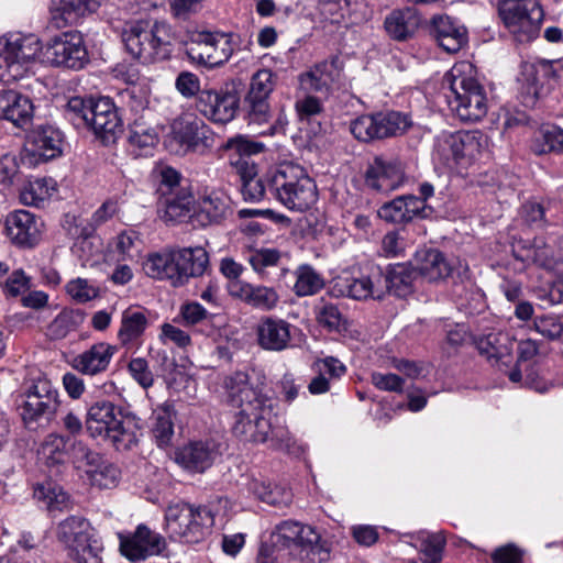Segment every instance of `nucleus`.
Instances as JSON below:
<instances>
[{
  "label": "nucleus",
  "mask_w": 563,
  "mask_h": 563,
  "mask_svg": "<svg viewBox=\"0 0 563 563\" xmlns=\"http://www.w3.org/2000/svg\"><path fill=\"white\" fill-rule=\"evenodd\" d=\"M229 400L239 411L235 413L232 432L238 438L263 443L271 439L276 448L289 451L295 444L287 428L274 426V400L249 382V375L236 372L225 379Z\"/></svg>",
  "instance_id": "1"
},
{
  "label": "nucleus",
  "mask_w": 563,
  "mask_h": 563,
  "mask_svg": "<svg viewBox=\"0 0 563 563\" xmlns=\"http://www.w3.org/2000/svg\"><path fill=\"white\" fill-rule=\"evenodd\" d=\"M443 87L450 91L446 98L451 109L462 121L476 122L487 114V96L470 62L454 64L443 78Z\"/></svg>",
  "instance_id": "2"
},
{
  "label": "nucleus",
  "mask_w": 563,
  "mask_h": 563,
  "mask_svg": "<svg viewBox=\"0 0 563 563\" xmlns=\"http://www.w3.org/2000/svg\"><path fill=\"white\" fill-rule=\"evenodd\" d=\"M85 428L91 439L108 443L117 451L131 450L139 442L136 423L110 400H98L88 408Z\"/></svg>",
  "instance_id": "3"
},
{
  "label": "nucleus",
  "mask_w": 563,
  "mask_h": 563,
  "mask_svg": "<svg viewBox=\"0 0 563 563\" xmlns=\"http://www.w3.org/2000/svg\"><path fill=\"white\" fill-rule=\"evenodd\" d=\"M275 547L287 549L301 563H325L331 559L332 542L313 526L283 520L271 533Z\"/></svg>",
  "instance_id": "4"
},
{
  "label": "nucleus",
  "mask_w": 563,
  "mask_h": 563,
  "mask_svg": "<svg viewBox=\"0 0 563 563\" xmlns=\"http://www.w3.org/2000/svg\"><path fill=\"white\" fill-rule=\"evenodd\" d=\"M121 38L133 58L153 63L168 57L173 32L165 21L133 20L124 23Z\"/></svg>",
  "instance_id": "5"
},
{
  "label": "nucleus",
  "mask_w": 563,
  "mask_h": 563,
  "mask_svg": "<svg viewBox=\"0 0 563 563\" xmlns=\"http://www.w3.org/2000/svg\"><path fill=\"white\" fill-rule=\"evenodd\" d=\"M269 195L291 211L305 212L318 200L314 180L295 164H282L267 173Z\"/></svg>",
  "instance_id": "6"
},
{
  "label": "nucleus",
  "mask_w": 563,
  "mask_h": 563,
  "mask_svg": "<svg viewBox=\"0 0 563 563\" xmlns=\"http://www.w3.org/2000/svg\"><path fill=\"white\" fill-rule=\"evenodd\" d=\"M487 146L488 139L479 131L442 132L434 139L432 158L444 168H467Z\"/></svg>",
  "instance_id": "7"
},
{
  "label": "nucleus",
  "mask_w": 563,
  "mask_h": 563,
  "mask_svg": "<svg viewBox=\"0 0 563 563\" xmlns=\"http://www.w3.org/2000/svg\"><path fill=\"white\" fill-rule=\"evenodd\" d=\"M164 519V529L168 537L186 544L202 542L211 533L214 525V515L210 509L187 503L169 505Z\"/></svg>",
  "instance_id": "8"
},
{
  "label": "nucleus",
  "mask_w": 563,
  "mask_h": 563,
  "mask_svg": "<svg viewBox=\"0 0 563 563\" xmlns=\"http://www.w3.org/2000/svg\"><path fill=\"white\" fill-rule=\"evenodd\" d=\"M42 51L41 41L33 34L0 36V81L10 85L24 78Z\"/></svg>",
  "instance_id": "9"
},
{
  "label": "nucleus",
  "mask_w": 563,
  "mask_h": 563,
  "mask_svg": "<svg viewBox=\"0 0 563 563\" xmlns=\"http://www.w3.org/2000/svg\"><path fill=\"white\" fill-rule=\"evenodd\" d=\"M58 540L77 563H98L103 547L93 528L82 517L70 516L58 525Z\"/></svg>",
  "instance_id": "10"
},
{
  "label": "nucleus",
  "mask_w": 563,
  "mask_h": 563,
  "mask_svg": "<svg viewBox=\"0 0 563 563\" xmlns=\"http://www.w3.org/2000/svg\"><path fill=\"white\" fill-rule=\"evenodd\" d=\"M498 14L517 42L528 43L538 37L543 20L538 0H504Z\"/></svg>",
  "instance_id": "11"
},
{
  "label": "nucleus",
  "mask_w": 563,
  "mask_h": 563,
  "mask_svg": "<svg viewBox=\"0 0 563 563\" xmlns=\"http://www.w3.org/2000/svg\"><path fill=\"white\" fill-rule=\"evenodd\" d=\"M20 399V416L26 427L41 420L51 421L60 404L57 389L46 378L26 383Z\"/></svg>",
  "instance_id": "12"
},
{
  "label": "nucleus",
  "mask_w": 563,
  "mask_h": 563,
  "mask_svg": "<svg viewBox=\"0 0 563 563\" xmlns=\"http://www.w3.org/2000/svg\"><path fill=\"white\" fill-rule=\"evenodd\" d=\"M40 62L53 67L81 69L89 62L88 51L79 32H65L43 45Z\"/></svg>",
  "instance_id": "13"
},
{
  "label": "nucleus",
  "mask_w": 563,
  "mask_h": 563,
  "mask_svg": "<svg viewBox=\"0 0 563 563\" xmlns=\"http://www.w3.org/2000/svg\"><path fill=\"white\" fill-rule=\"evenodd\" d=\"M63 133L52 125H38L26 136L20 154L21 164L34 168L58 157L63 152Z\"/></svg>",
  "instance_id": "14"
},
{
  "label": "nucleus",
  "mask_w": 563,
  "mask_h": 563,
  "mask_svg": "<svg viewBox=\"0 0 563 563\" xmlns=\"http://www.w3.org/2000/svg\"><path fill=\"white\" fill-rule=\"evenodd\" d=\"M233 52L234 45L230 34L206 31L194 33L187 49L192 60L211 68L227 63Z\"/></svg>",
  "instance_id": "15"
},
{
  "label": "nucleus",
  "mask_w": 563,
  "mask_h": 563,
  "mask_svg": "<svg viewBox=\"0 0 563 563\" xmlns=\"http://www.w3.org/2000/svg\"><path fill=\"white\" fill-rule=\"evenodd\" d=\"M413 267L428 282L452 278L455 283L468 279V266L460 260L449 261L443 253L434 249L418 250Z\"/></svg>",
  "instance_id": "16"
},
{
  "label": "nucleus",
  "mask_w": 563,
  "mask_h": 563,
  "mask_svg": "<svg viewBox=\"0 0 563 563\" xmlns=\"http://www.w3.org/2000/svg\"><path fill=\"white\" fill-rule=\"evenodd\" d=\"M172 141L179 145L178 152H200L212 146L209 126L194 113L177 117L170 125Z\"/></svg>",
  "instance_id": "17"
},
{
  "label": "nucleus",
  "mask_w": 563,
  "mask_h": 563,
  "mask_svg": "<svg viewBox=\"0 0 563 563\" xmlns=\"http://www.w3.org/2000/svg\"><path fill=\"white\" fill-rule=\"evenodd\" d=\"M277 75L268 68L258 69L251 77L245 96L251 121L265 123L271 117L269 97L277 85Z\"/></svg>",
  "instance_id": "18"
},
{
  "label": "nucleus",
  "mask_w": 563,
  "mask_h": 563,
  "mask_svg": "<svg viewBox=\"0 0 563 563\" xmlns=\"http://www.w3.org/2000/svg\"><path fill=\"white\" fill-rule=\"evenodd\" d=\"M240 98L234 90L205 88L196 100L197 110L216 123H228L235 118Z\"/></svg>",
  "instance_id": "19"
},
{
  "label": "nucleus",
  "mask_w": 563,
  "mask_h": 563,
  "mask_svg": "<svg viewBox=\"0 0 563 563\" xmlns=\"http://www.w3.org/2000/svg\"><path fill=\"white\" fill-rule=\"evenodd\" d=\"M119 540L121 554L130 561H141L158 555L166 548L164 537L145 525H139L131 534L119 533Z\"/></svg>",
  "instance_id": "20"
},
{
  "label": "nucleus",
  "mask_w": 563,
  "mask_h": 563,
  "mask_svg": "<svg viewBox=\"0 0 563 563\" xmlns=\"http://www.w3.org/2000/svg\"><path fill=\"white\" fill-rule=\"evenodd\" d=\"M405 180V169L401 163L383 156L374 157L365 172V185L377 192H391L400 188Z\"/></svg>",
  "instance_id": "21"
},
{
  "label": "nucleus",
  "mask_w": 563,
  "mask_h": 563,
  "mask_svg": "<svg viewBox=\"0 0 563 563\" xmlns=\"http://www.w3.org/2000/svg\"><path fill=\"white\" fill-rule=\"evenodd\" d=\"M230 211L229 197L223 190L205 187L198 194L194 227H207L221 222Z\"/></svg>",
  "instance_id": "22"
},
{
  "label": "nucleus",
  "mask_w": 563,
  "mask_h": 563,
  "mask_svg": "<svg viewBox=\"0 0 563 563\" xmlns=\"http://www.w3.org/2000/svg\"><path fill=\"white\" fill-rule=\"evenodd\" d=\"M89 126L103 142H113L122 132V119L114 102L109 97H101L91 103Z\"/></svg>",
  "instance_id": "23"
},
{
  "label": "nucleus",
  "mask_w": 563,
  "mask_h": 563,
  "mask_svg": "<svg viewBox=\"0 0 563 563\" xmlns=\"http://www.w3.org/2000/svg\"><path fill=\"white\" fill-rule=\"evenodd\" d=\"M42 229V220L26 210L14 211L5 219L7 235L19 246H35L41 240Z\"/></svg>",
  "instance_id": "24"
},
{
  "label": "nucleus",
  "mask_w": 563,
  "mask_h": 563,
  "mask_svg": "<svg viewBox=\"0 0 563 563\" xmlns=\"http://www.w3.org/2000/svg\"><path fill=\"white\" fill-rule=\"evenodd\" d=\"M296 327L284 319L265 317L256 328L257 343L266 351L280 352L291 346Z\"/></svg>",
  "instance_id": "25"
},
{
  "label": "nucleus",
  "mask_w": 563,
  "mask_h": 563,
  "mask_svg": "<svg viewBox=\"0 0 563 563\" xmlns=\"http://www.w3.org/2000/svg\"><path fill=\"white\" fill-rule=\"evenodd\" d=\"M219 455V449L213 441H195L180 448L175 461L185 470L202 473L209 468Z\"/></svg>",
  "instance_id": "26"
},
{
  "label": "nucleus",
  "mask_w": 563,
  "mask_h": 563,
  "mask_svg": "<svg viewBox=\"0 0 563 563\" xmlns=\"http://www.w3.org/2000/svg\"><path fill=\"white\" fill-rule=\"evenodd\" d=\"M384 274L382 271H373L367 276L360 278H344L335 283V288L342 296L356 300L382 299L384 297Z\"/></svg>",
  "instance_id": "27"
},
{
  "label": "nucleus",
  "mask_w": 563,
  "mask_h": 563,
  "mask_svg": "<svg viewBox=\"0 0 563 563\" xmlns=\"http://www.w3.org/2000/svg\"><path fill=\"white\" fill-rule=\"evenodd\" d=\"M311 369L314 376L308 384L311 395H322L331 389V386L340 380L347 372L343 362L334 356L318 357L313 361Z\"/></svg>",
  "instance_id": "28"
},
{
  "label": "nucleus",
  "mask_w": 563,
  "mask_h": 563,
  "mask_svg": "<svg viewBox=\"0 0 563 563\" xmlns=\"http://www.w3.org/2000/svg\"><path fill=\"white\" fill-rule=\"evenodd\" d=\"M117 346L98 342L73 358L71 366L84 375L95 376L108 369Z\"/></svg>",
  "instance_id": "29"
},
{
  "label": "nucleus",
  "mask_w": 563,
  "mask_h": 563,
  "mask_svg": "<svg viewBox=\"0 0 563 563\" xmlns=\"http://www.w3.org/2000/svg\"><path fill=\"white\" fill-rule=\"evenodd\" d=\"M173 256L178 286L190 277L202 275L209 263L208 253L201 246L173 250Z\"/></svg>",
  "instance_id": "30"
},
{
  "label": "nucleus",
  "mask_w": 563,
  "mask_h": 563,
  "mask_svg": "<svg viewBox=\"0 0 563 563\" xmlns=\"http://www.w3.org/2000/svg\"><path fill=\"white\" fill-rule=\"evenodd\" d=\"M431 34L448 53H457L467 43L466 29L448 15L434 16L431 21Z\"/></svg>",
  "instance_id": "31"
},
{
  "label": "nucleus",
  "mask_w": 563,
  "mask_h": 563,
  "mask_svg": "<svg viewBox=\"0 0 563 563\" xmlns=\"http://www.w3.org/2000/svg\"><path fill=\"white\" fill-rule=\"evenodd\" d=\"M34 107L31 99L14 90H0V119L24 128L33 119Z\"/></svg>",
  "instance_id": "32"
},
{
  "label": "nucleus",
  "mask_w": 563,
  "mask_h": 563,
  "mask_svg": "<svg viewBox=\"0 0 563 563\" xmlns=\"http://www.w3.org/2000/svg\"><path fill=\"white\" fill-rule=\"evenodd\" d=\"M101 0H52L51 20L55 27L63 29L77 23L87 13L93 12Z\"/></svg>",
  "instance_id": "33"
},
{
  "label": "nucleus",
  "mask_w": 563,
  "mask_h": 563,
  "mask_svg": "<svg viewBox=\"0 0 563 563\" xmlns=\"http://www.w3.org/2000/svg\"><path fill=\"white\" fill-rule=\"evenodd\" d=\"M162 206V218L165 222H189L194 225L196 200L189 188H179L176 192L163 197Z\"/></svg>",
  "instance_id": "34"
},
{
  "label": "nucleus",
  "mask_w": 563,
  "mask_h": 563,
  "mask_svg": "<svg viewBox=\"0 0 563 563\" xmlns=\"http://www.w3.org/2000/svg\"><path fill=\"white\" fill-rule=\"evenodd\" d=\"M341 70L334 60H324L299 76L302 90L327 95L340 78Z\"/></svg>",
  "instance_id": "35"
},
{
  "label": "nucleus",
  "mask_w": 563,
  "mask_h": 563,
  "mask_svg": "<svg viewBox=\"0 0 563 563\" xmlns=\"http://www.w3.org/2000/svg\"><path fill=\"white\" fill-rule=\"evenodd\" d=\"M238 173L241 179V194L243 199L249 202H260L269 194L267 185V174L258 176L256 166L246 159H240L238 163Z\"/></svg>",
  "instance_id": "36"
},
{
  "label": "nucleus",
  "mask_w": 563,
  "mask_h": 563,
  "mask_svg": "<svg viewBox=\"0 0 563 563\" xmlns=\"http://www.w3.org/2000/svg\"><path fill=\"white\" fill-rule=\"evenodd\" d=\"M148 325L146 309L140 306H130L122 311L118 340L123 346L137 341Z\"/></svg>",
  "instance_id": "37"
},
{
  "label": "nucleus",
  "mask_w": 563,
  "mask_h": 563,
  "mask_svg": "<svg viewBox=\"0 0 563 563\" xmlns=\"http://www.w3.org/2000/svg\"><path fill=\"white\" fill-rule=\"evenodd\" d=\"M154 113L146 112L129 120V143L140 150L153 148L158 142V132L154 124Z\"/></svg>",
  "instance_id": "38"
},
{
  "label": "nucleus",
  "mask_w": 563,
  "mask_h": 563,
  "mask_svg": "<svg viewBox=\"0 0 563 563\" xmlns=\"http://www.w3.org/2000/svg\"><path fill=\"white\" fill-rule=\"evenodd\" d=\"M421 22L420 15L415 8L394 10L384 22L386 32L397 41L411 37Z\"/></svg>",
  "instance_id": "39"
},
{
  "label": "nucleus",
  "mask_w": 563,
  "mask_h": 563,
  "mask_svg": "<svg viewBox=\"0 0 563 563\" xmlns=\"http://www.w3.org/2000/svg\"><path fill=\"white\" fill-rule=\"evenodd\" d=\"M372 117L376 140L401 135L412 125L411 117L399 111H379Z\"/></svg>",
  "instance_id": "40"
},
{
  "label": "nucleus",
  "mask_w": 563,
  "mask_h": 563,
  "mask_svg": "<svg viewBox=\"0 0 563 563\" xmlns=\"http://www.w3.org/2000/svg\"><path fill=\"white\" fill-rule=\"evenodd\" d=\"M555 75L553 62L545 59L525 64L521 73L522 79L527 84V92L532 98H538L542 87L554 79Z\"/></svg>",
  "instance_id": "41"
},
{
  "label": "nucleus",
  "mask_w": 563,
  "mask_h": 563,
  "mask_svg": "<svg viewBox=\"0 0 563 563\" xmlns=\"http://www.w3.org/2000/svg\"><path fill=\"white\" fill-rule=\"evenodd\" d=\"M173 417V406L167 402L157 406L152 412L151 430L158 446H166L172 441L174 435Z\"/></svg>",
  "instance_id": "42"
},
{
  "label": "nucleus",
  "mask_w": 563,
  "mask_h": 563,
  "mask_svg": "<svg viewBox=\"0 0 563 563\" xmlns=\"http://www.w3.org/2000/svg\"><path fill=\"white\" fill-rule=\"evenodd\" d=\"M143 271L151 278L168 279L173 286H178L173 250L164 253L150 254L143 262Z\"/></svg>",
  "instance_id": "43"
},
{
  "label": "nucleus",
  "mask_w": 563,
  "mask_h": 563,
  "mask_svg": "<svg viewBox=\"0 0 563 563\" xmlns=\"http://www.w3.org/2000/svg\"><path fill=\"white\" fill-rule=\"evenodd\" d=\"M57 191L56 181L53 178H36L23 187L20 200L25 206L40 207L51 199Z\"/></svg>",
  "instance_id": "44"
},
{
  "label": "nucleus",
  "mask_w": 563,
  "mask_h": 563,
  "mask_svg": "<svg viewBox=\"0 0 563 563\" xmlns=\"http://www.w3.org/2000/svg\"><path fill=\"white\" fill-rule=\"evenodd\" d=\"M69 442V437L52 432L44 438L38 449V455L47 465L64 463L68 454Z\"/></svg>",
  "instance_id": "45"
},
{
  "label": "nucleus",
  "mask_w": 563,
  "mask_h": 563,
  "mask_svg": "<svg viewBox=\"0 0 563 563\" xmlns=\"http://www.w3.org/2000/svg\"><path fill=\"white\" fill-rule=\"evenodd\" d=\"M33 496L48 511L63 510L67 508L69 504L67 493L52 482L37 484L34 487Z\"/></svg>",
  "instance_id": "46"
},
{
  "label": "nucleus",
  "mask_w": 563,
  "mask_h": 563,
  "mask_svg": "<svg viewBox=\"0 0 563 563\" xmlns=\"http://www.w3.org/2000/svg\"><path fill=\"white\" fill-rule=\"evenodd\" d=\"M412 273L405 265L390 266L384 274V295L393 291L398 297H404L411 291Z\"/></svg>",
  "instance_id": "47"
},
{
  "label": "nucleus",
  "mask_w": 563,
  "mask_h": 563,
  "mask_svg": "<svg viewBox=\"0 0 563 563\" xmlns=\"http://www.w3.org/2000/svg\"><path fill=\"white\" fill-rule=\"evenodd\" d=\"M122 106L130 112L129 118L152 112L148 109V92L144 87L131 86L119 93Z\"/></svg>",
  "instance_id": "48"
},
{
  "label": "nucleus",
  "mask_w": 563,
  "mask_h": 563,
  "mask_svg": "<svg viewBox=\"0 0 563 563\" xmlns=\"http://www.w3.org/2000/svg\"><path fill=\"white\" fill-rule=\"evenodd\" d=\"M280 260L282 253L274 247L253 249L247 255L250 265L261 276H266L269 268L277 267Z\"/></svg>",
  "instance_id": "49"
},
{
  "label": "nucleus",
  "mask_w": 563,
  "mask_h": 563,
  "mask_svg": "<svg viewBox=\"0 0 563 563\" xmlns=\"http://www.w3.org/2000/svg\"><path fill=\"white\" fill-rule=\"evenodd\" d=\"M91 103L80 97L70 98L64 107V117L77 129L88 128L91 117Z\"/></svg>",
  "instance_id": "50"
},
{
  "label": "nucleus",
  "mask_w": 563,
  "mask_h": 563,
  "mask_svg": "<svg viewBox=\"0 0 563 563\" xmlns=\"http://www.w3.org/2000/svg\"><path fill=\"white\" fill-rule=\"evenodd\" d=\"M297 280L294 290L298 296H311L323 287V279L312 267L300 266L296 271Z\"/></svg>",
  "instance_id": "51"
},
{
  "label": "nucleus",
  "mask_w": 563,
  "mask_h": 563,
  "mask_svg": "<svg viewBox=\"0 0 563 563\" xmlns=\"http://www.w3.org/2000/svg\"><path fill=\"white\" fill-rule=\"evenodd\" d=\"M501 333H489L476 341L481 354L488 360L495 358L497 362L504 357H509L507 347L500 344Z\"/></svg>",
  "instance_id": "52"
},
{
  "label": "nucleus",
  "mask_w": 563,
  "mask_h": 563,
  "mask_svg": "<svg viewBox=\"0 0 563 563\" xmlns=\"http://www.w3.org/2000/svg\"><path fill=\"white\" fill-rule=\"evenodd\" d=\"M95 470L90 471V478L93 485H97L101 488H110L117 485L120 471L117 466L110 463H98V465H93Z\"/></svg>",
  "instance_id": "53"
},
{
  "label": "nucleus",
  "mask_w": 563,
  "mask_h": 563,
  "mask_svg": "<svg viewBox=\"0 0 563 563\" xmlns=\"http://www.w3.org/2000/svg\"><path fill=\"white\" fill-rule=\"evenodd\" d=\"M68 454L73 459L74 463L93 466L98 465L101 461V455L91 450L84 441L74 440L69 443Z\"/></svg>",
  "instance_id": "54"
},
{
  "label": "nucleus",
  "mask_w": 563,
  "mask_h": 563,
  "mask_svg": "<svg viewBox=\"0 0 563 563\" xmlns=\"http://www.w3.org/2000/svg\"><path fill=\"white\" fill-rule=\"evenodd\" d=\"M278 299L279 297L274 288L253 286L247 305L261 310H272L276 307Z\"/></svg>",
  "instance_id": "55"
},
{
  "label": "nucleus",
  "mask_w": 563,
  "mask_h": 563,
  "mask_svg": "<svg viewBox=\"0 0 563 563\" xmlns=\"http://www.w3.org/2000/svg\"><path fill=\"white\" fill-rule=\"evenodd\" d=\"M408 209L402 203V197H397L394 200L384 203L377 211L380 219L389 223H405L410 219L407 214Z\"/></svg>",
  "instance_id": "56"
},
{
  "label": "nucleus",
  "mask_w": 563,
  "mask_h": 563,
  "mask_svg": "<svg viewBox=\"0 0 563 563\" xmlns=\"http://www.w3.org/2000/svg\"><path fill=\"white\" fill-rule=\"evenodd\" d=\"M115 252L122 261H134L140 253L137 235L133 231H124L115 239Z\"/></svg>",
  "instance_id": "57"
},
{
  "label": "nucleus",
  "mask_w": 563,
  "mask_h": 563,
  "mask_svg": "<svg viewBox=\"0 0 563 563\" xmlns=\"http://www.w3.org/2000/svg\"><path fill=\"white\" fill-rule=\"evenodd\" d=\"M67 294L77 302L85 303L98 296V288L89 284L87 279L76 278L67 283Z\"/></svg>",
  "instance_id": "58"
},
{
  "label": "nucleus",
  "mask_w": 563,
  "mask_h": 563,
  "mask_svg": "<svg viewBox=\"0 0 563 563\" xmlns=\"http://www.w3.org/2000/svg\"><path fill=\"white\" fill-rule=\"evenodd\" d=\"M158 192L162 197L176 192L179 188H186L181 185V175L170 166L158 168Z\"/></svg>",
  "instance_id": "59"
},
{
  "label": "nucleus",
  "mask_w": 563,
  "mask_h": 563,
  "mask_svg": "<svg viewBox=\"0 0 563 563\" xmlns=\"http://www.w3.org/2000/svg\"><path fill=\"white\" fill-rule=\"evenodd\" d=\"M159 340L163 344L173 343L183 350H186L192 343L188 332L172 323H163L161 325Z\"/></svg>",
  "instance_id": "60"
},
{
  "label": "nucleus",
  "mask_w": 563,
  "mask_h": 563,
  "mask_svg": "<svg viewBox=\"0 0 563 563\" xmlns=\"http://www.w3.org/2000/svg\"><path fill=\"white\" fill-rule=\"evenodd\" d=\"M534 330L549 340H559L563 335V322L555 316H543L534 319Z\"/></svg>",
  "instance_id": "61"
},
{
  "label": "nucleus",
  "mask_w": 563,
  "mask_h": 563,
  "mask_svg": "<svg viewBox=\"0 0 563 563\" xmlns=\"http://www.w3.org/2000/svg\"><path fill=\"white\" fill-rule=\"evenodd\" d=\"M175 88L184 98L187 99L195 96L198 97L202 90L200 86V78L196 74L187 70L178 74L175 80Z\"/></svg>",
  "instance_id": "62"
},
{
  "label": "nucleus",
  "mask_w": 563,
  "mask_h": 563,
  "mask_svg": "<svg viewBox=\"0 0 563 563\" xmlns=\"http://www.w3.org/2000/svg\"><path fill=\"white\" fill-rule=\"evenodd\" d=\"M373 117L371 114H362L350 123V131L353 136L361 142L375 141Z\"/></svg>",
  "instance_id": "63"
},
{
  "label": "nucleus",
  "mask_w": 563,
  "mask_h": 563,
  "mask_svg": "<svg viewBox=\"0 0 563 563\" xmlns=\"http://www.w3.org/2000/svg\"><path fill=\"white\" fill-rule=\"evenodd\" d=\"M295 109L300 120H310L323 112V101L319 97L306 95L296 101Z\"/></svg>",
  "instance_id": "64"
}]
</instances>
